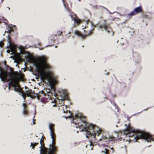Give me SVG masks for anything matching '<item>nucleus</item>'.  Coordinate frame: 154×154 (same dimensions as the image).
<instances>
[{
    "label": "nucleus",
    "instance_id": "412c9836",
    "mask_svg": "<svg viewBox=\"0 0 154 154\" xmlns=\"http://www.w3.org/2000/svg\"><path fill=\"white\" fill-rule=\"evenodd\" d=\"M8 32L10 33L11 32H13V29L11 27H10L8 29Z\"/></svg>",
    "mask_w": 154,
    "mask_h": 154
},
{
    "label": "nucleus",
    "instance_id": "aec40b11",
    "mask_svg": "<svg viewBox=\"0 0 154 154\" xmlns=\"http://www.w3.org/2000/svg\"><path fill=\"white\" fill-rule=\"evenodd\" d=\"M63 94L67 97H68L67 93L65 91H63Z\"/></svg>",
    "mask_w": 154,
    "mask_h": 154
},
{
    "label": "nucleus",
    "instance_id": "4468645a",
    "mask_svg": "<svg viewBox=\"0 0 154 154\" xmlns=\"http://www.w3.org/2000/svg\"><path fill=\"white\" fill-rule=\"evenodd\" d=\"M38 144V142L37 143H31L30 144V146L32 147V149H34L35 147Z\"/></svg>",
    "mask_w": 154,
    "mask_h": 154
},
{
    "label": "nucleus",
    "instance_id": "dca6fc26",
    "mask_svg": "<svg viewBox=\"0 0 154 154\" xmlns=\"http://www.w3.org/2000/svg\"><path fill=\"white\" fill-rule=\"evenodd\" d=\"M108 139L109 140H111V141H113V140H114V137L112 136H111V135H109L108 136ZM107 139H108V138L106 137V140H107Z\"/></svg>",
    "mask_w": 154,
    "mask_h": 154
},
{
    "label": "nucleus",
    "instance_id": "4be33fe9",
    "mask_svg": "<svg viewBox=\"0 0 154 154\" xmlns=\"http://www.w3.org/2000/svg\"><path fill=\"white\" fill-rule=\"evenodd\" d=\"M4 42L1 41L0 42V47H1V48H2L3 47L4 45Z\"/></svg>",
    "mask_w": 154,
    "mask_h": 154
},
{
    "label": "nucleus",
    "instance_id": "a211bd4d",
    "mask_svg": "<svg viewBox=\"0 0 154 154\" xmlns=\"http://www.w3.org/2000/svg\"><path fill=\"white\" fill-rule=\"evenodd\" d=\"M71 35V32H69L68 33V35H66V38H68Z\"/></svg>",
    "mask_w": 154,
    "mask_h": 154
},
{
    "label": "nucleus",
    "instance_id": "f03ea898",
    "mask_svg": "<svg viewBox=\"0 0 154 154\" xmlns=\"http://www.w3.org/2000/svg\"><path fill=\"white\" fill-rule=\"evenodd\" d=\"M27 59L28 62L34 63L37 71L40 75L42 81L48 79L51 87L57 84L58 82L57 78L52 76V73L50 72L51 66L48 63L45 57H41L35 59L32 56H29Z\"/></svg>",
    "mask_w": 154,
    "mask_h": 154
},
{
    "label": "nucleus",
    "instance_id": "cd10ccee",
    "mask_svg": "<svg viewBox=\"0 0 154 154\" xmlns=\"http://www.w3.org/2000/svg\"><path fill=\"white\" fill-rule=\"evenodd\" d=\"M9 50H7V52L8 53H9Z\"/></svg>",
    "mask_w": 154,
    "mask_h": 154
},
{
    "label": "nucleus",
    "instance_id": "f3484780",
    "mask_svg": "<svg viewBox=\"0 0 154 154\" xmlns=\"http://www.w3.org/2000/svg\"><path fill=\"white\" fill-rule=\"evenodd\" d=\"M75 33L79 36H81L82 34L79 31L77 30L75 31Z\"/></svg>",
    "mask_w": 154,
    "mask_h": 154
},
{
    "label": "nucleus",
    "instance_id": "473e14b6",
    "mask_svg": "<svg viewBox=\"0 0 154 154\" xmlns=\"http://www.w3.org/2000/svg\"><path fill=\"white\" fill-rule=\"evenodd\" d=\"M112 34H113V32H112Z\"/></svg>",
    "mask_w": 154,
    "mask_h": 154
},
{
    "label": "nucleus",
    "instance_id": "393cba45",
    "mask_svg": "<svg viewBox=\"0 0 154 154\" xmlns=\"http://www.w3.org/2000/svg\"><path fill=\"white\" fill-rule=\"evenodd\" d=\"M146 16H147L146 15H143V17L144 18H146Z\"/></svg>",
    "mask_w": 154,
    "mask_h": 154
},
{
    "label": "nucleus",
    "instance_id": "f257e3e1",
    "mask_svg": "<svg viewBox=\"0 0 154 154\" xmlns=\"http://www.w3.org/2000/svg\"><path fill=\"white\" fill-rule=\"evenodd\" d=\"M8 69H9V72L7 70H1L0 72V78L2 81L4 82H8L10 81L9 84L10 87L12 86L14 88V90L15 91H18L21 93V96L24 99L25 101L26 97H30L32 99L37 97L38 100H42L43 97L42 96H44L45 93L42 91V93H39L38 94L35 93L31 89H29L26 90L25 92L23 91L20 87L19 82L20 81H23L24 80V75L23 73L20 72L14 71L12 68L9 67Z\"/></svg>",
    "mask_w": 154,
    "mask_h": 154
},
{
    "label": "nucleus",
    "instance_id": "1a4fd4ad",
    "mask_svg": "<svg viewBox=\"0 0 154 154\" xmlns=\"http://www.w3.org/2000/svg\"><path fill=\"white\" fill-rule=\"evenodd\" d=\"M22 105L23 106V114L25 115H28V110L27 105L25 103H23Z\"/></svg>",
    "mask_w": 154,
    "mask_h": 154
},
{
    "label": "nucleus",
    "instance_id": "ddd939ff",
    "mask_svg": "<svg viewBox=\"0 0 154 154\" xmlns=\"http://www.w3.org/2000/svg\"><path fill=\"white\" fill-rule=\"evenodd\" d=\"M104 23L103 24H101L99 26V28L100 29H102V31H103V30H106V24L105 21H104Z\"/></svg>",
    "mask_w": 154,
    "mask_h": 154
},
{
    "label": "nucleus",
    "instance_id": "6e6552de",
    "mask_svg": "<svg viewBox=\"0 0 154 154\" xmlns=\"http://www.w3.org/2000/svg\"><path fill=\"white\" fill-rule=\"evenodd\" d=\"M94 31V29H93L91 30L88 32L87 33V32H85V30H84V32L85 33V34L84 35L82 34L80 36L82 37V39L84 40L85 39L86 37L92 34L93 32Z\"/></svg>",
    "mask_w": 154,
    "mask_h": 154
},
{
    "label": "nucleus",
    "instance_id": "c85d7f7f",
    "mask_svg": "<svg viewBox=\"0 0 154 154\" xmlns=\"http://www.w3.org/2000/svg\"><path fill=\"white\" fill-rule=\"evenodd\" d=\"M33 124H35V121H34V122H33Z\"/></svg>",
    "mask_w": 154,
    "mask_h": 154
},
{
    "label": "nucleus",
    "instance_id": "b1692460",
    "mask_svg": "<svg viewBox=\"0 0 154 154\" xmlns=\"http://www.w3.org/2000/svg\"><path fill=\"white\" fill-rule=\"evenodd\" d=\"M90 146H93V144L91 141H90Z\"/></svg>",
    "mask_w": 154,
    "mask_h": 154
},
{
    "label": "nucleus",
    "instance_id": "f8f14e48",
    "mask_svg": "<svg viewBox=\"0 0 154 154\" xmlns=\"http://www.w3.org/2000/svg\"><path fill=\"white\" fill-rule=\"evenodd\" d=\"M64 6L66 8V10L68 11V12L70 13V14L72 13V11L70 9L68 6V4L66 2V1H63Z\"/></svg>",
    "mask_w": 154,
    "mask_h": 154
},
{
    "label": "nucleus",
    "instance_id": "39448f33",
    "mask_svg": "<svg viewBox=\"0 0 154 154\" xmlns=\"http://www.w3.org/2000/svg\"><path fill=\"white\" fill-rule=\"evenodd\" d=\"M143 139L147 142L150 141H154V138L151 137L148 134L139 130H136V142L139 139Z\"/></svg>",
    "mask_w": 154,
    "mask_h": 154
},
{
    "label": "nucleus",
    "instance_id": "423d86ee",
    "mask_svg": "<svg viewBox=\"0 0 154 154\" xmlns=\"http://www.w3.org/2000/svg\"><path fill=\"white\" fill-rule=\"evenodd\" d=\"M106 137L104 136L102 138L100 139L99 141L101 152L104 153L106 154V141L105 140Z\"/></svg>",
    "mask_w": 154,
    "mask_h": 154
},
{
    "label": "nucleus",
    "instance_id": "bb28decb",
    "mask_svg": "<svg viewBox=\"0 0 154 154\" xmlns=\"http://www.w3.org/2000/svg\"><path fill=\"white\" fill-rule=\"evenodd\" d=\"M86 27V26H85V27H83V28H82V29H85Z\"/></svg>",
    "mask_w": 154,
    "mask_h": 154
},
{
    "label": "nucleus",
    "instance_id": "6ab92c4d",
    "mask_svg": "<svg viewBox=\"0 0 154 154\" xmlns=\"http://www.w3.org/2000/svg\"><path fill=\"white\" fill-rule=\"evenodd\" d=\"M62 33V31H57V34L56 35H58L60 36L61 34Z\"/></svg>",
    "mask_w": 154,
    "mask_h": 154
},
{
    "label": "nucleus",
    "instance_id": "c756f323",
    "mask_svg": "<svg viewBox=\"0 0 154 154\" xmlns=\"http://www.w3.org/2000/svg\"><path fill=\"white\" fill-rule=\"evenodd\" d=\"M91 150H93V147H92V148H91Z\"/></svg>",
    "mask_w": 154,
    "mask_h": 154
},
{
    "label": "nucleus",
    "instance_id": "7ed1b4c3",
    "mask_svg": "<svg viewBox=\"0 0 154 154\" xmlns=\"http://www.w3.org/2000/svg\"><path fill=\"white\" fill-rule=\"evenodd\" d=\"M70 117L73 119V123L75 125H78V127L82 128V131H85L86 133V136L87 138L93 136L94 138H95L96 134H97L98 136L101 132V130L98 129L97 127L92 124H89L87 125L86 127H84L82 125H80L79 124L74 122L75 119H79L80 120L85 124L86 123V118L83 116L82 114H76L75 116L73 115L71 113L70 114L69 117Z\"/></svg>",
    "mask_w": 154,
    "mask_h": 154
},
{
    "label": "nucleus",
    "instance_id": "72a5a7b5",
    "mask_svg": "<svg viewBox=\"0 0 154 154\" xmlns=\"http://www.w3.org/2000/svg\"><path fill=\"white\" fill-rule=\"evenodd\" d=\"M111 149H112V148H111Z\"/></svg>",
    "mask_w": 154,
    "mask_h": 154
},
{
    "label": "nucleus",
    "instance_id": "2eb2a0df",
    "mask_svg": "<svg viewBox=\"0 0 154 154\" xmlns=\"http://www.w3.org/2000/svg\"><path fill=\"white\" fill-rule=\"evenodd\" d=\"M136 14V13L133 10L131 13L129 14H128V16H130V17H132L135 15Z\"/></svg>",
    "mask_w": 154,
    "mask_h": 154
},
{
    "label": "nucleus",
    "instance_id": "f704fd0d",
    "mask_svg": "<svg viewBox=\"0 0 154 154\" xmlns=\"http://www.w3.org/2000/svg\"><path fill=\"white\" fill-rule=\"evenodd\" d=\"M106 29H107V26H106Z\"/></svg>",
    "mask_w": 154,
    "mask_h": 154
},
{
    "label": "nucleus",
    "instance_id": "20e7f679",
    "mask_svg": "<svg viewBox=\"0 0 154 154\" xmlns=\"http://www.w3.org/2000/svg\"><path fill=\"white\" fill-rule=\"evenodd\" d=\"M54 125L51 124L49 125V128L50 131L51 136L52 139V142L49 145V149L46 148L43 139H45V137L42 136L43 139L40 140L41 144L40 151L41 154H55L57 150V147L56 146V136L54 132Z\"/></svg>",
    "mask_w": 154,
    "mask_h": 154
},
{
    "label": "nucleus",
    "instance_id": "7c9ffc66",
    "mask_svg": "<svg viewBox=\"0 0 154 154\" xmlns=\"http://www.w3.org/2000/svg\"><path fill=\"white\" fill-rule=\"evenodd\" d=\"M106 32H109V31H108V30H106Z\"/></svg>",
    "mask_w": 154,
    "mask_h": 154
},
{
    "label": "nucleus",
    "instance_id": "a878e982",
    "mask_svg": "<svg viewBox=\"0 0 154 154\" xmlns=\"http://www.w3.org/2000/svg\"><path fill=\"white\" fill-rule=\"evenodd\" d=\"M106 154H108V149H106Z\"/></svg>",
    "mask_w": 154,
    "mask_h": 154
},
{
    "label": "nucleus",
    "instance_id": "2f4dec72",
    "mask_svg": "<svg viewBox=\"0 0 154 154\" xmlns=\"http://www.w3.org/2000/svg\"><path fill=\"white\" fill-rule=\"evenodd\" d=\"M65 108H66V106H65Z\"/></svg>",
    "mask_w": 154,
    "mask_h": 154
},
{
    "label": "nucleus",
    "instance_id": "9d476101",
    "mask_svg": "<svg viewBox=\"0 0 154 154\" xmlns=\"http://www.w3.org/2000/svg\"><path fill=\"white\" fill-rule=\"evenodd\" d=\"M7 41L9 43V48L12 51L14 47V45L12 43L11 38L10 37H8Z\"/></svg>",
    "mask_w": 154,
    "mask_h": 154
},
{
    "label": "nucleus",
    "instance_id": "0eeeda50",
    "mask_svg": "<svg viewBox=\"0 0 154 154\" xmlns=\"http://www.w3.org/2000/svg\"><path fill=\"white\" fill-rule=\"evenodd\" d=\"M69 16L72 18V20H74V26L76 27L79 25L82 22V21L79 19V18L76 17V15L74 14H73V13H71L69 15Z\"/></svg>",
    "mask_w": 154,
    "mask_h": 154
},
{
    "label": "nucleus",
    "instance_id": "5701e85b",
    "mask_svg": "<svg viewBox=\"0 0 154 154\" xmlns=\"http://www.w3.org/2000/svg\"><path fill=\"white\" fill-rule=\"evenodd\" d=\"M63 112L64 113H68V112H69V113H70V112L68 110H66V111H65V110H64V109H63Z\"/></svg>",
    "mask_w": 154,
    "mask_h": 154
},
{
    "label": "nucleus",
    "instance_id": "9b49d317",
    "mask_svg": "<svg viewBox=\"0 0 154 154\" xmlns=\"http://www.w3.org/2000/svg\"><path fill=\"white\" fill-rule=\"evenodd\" d=\"M136 14L141 12L142 11L141 7L139 6L138 7L135 8L134 10Z\"/></svg>",
    "mask_w": 154,
    "mask_h": 154
}]
</instances>
